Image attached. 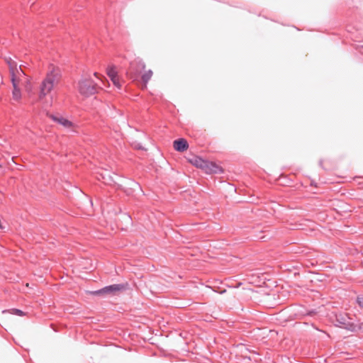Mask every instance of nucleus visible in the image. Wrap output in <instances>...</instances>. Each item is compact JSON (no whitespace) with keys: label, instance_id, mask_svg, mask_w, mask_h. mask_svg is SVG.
I'll return each instance as SVG.
<instances>
[{"label":"nucleus","instance_id":"nucleus-1","mask_svg":"<svg viewBox=\"0 0 363 363\" xmlns=\"http://www.w3.org/2000/svg\"><path fill=\"white\" fill-rule=\"evenodd\" d=\"M60 71L57 67H51L46 77L39 86L38 99L43 101L60 81Z\"/></svg>","mask_w":363,"mask_h":363},{"label":"nucleus","instance_id":"nucleus-2","mask_svg":"<svg viewBox=\"0 0 363 363\" xmlns=\"http://www.w3.org/2000/svg\"><path fill=\"white\" fill-rule=\"evenodd\" d=\"M333 323L335 326L344 328L350 332H356L359 329L358 325L352 321V318L345 313H336Z\"/></svg>","mask_w":363,"mask_h":363},{"label":"nucleus","instance_id":"nucleus-3","mask_svg":"<svg viewBox=\"0 0 363 363\" xmlns=\"http://www.w3.org/2000/svg\"><path fill=\"white\" fill-rule=\"evenodd\" d=\"M78 90L82 95L89 96L96 91V84L91 79L84 78L79 82Z\"/></svg>","mask_w":363,"mask_h":363},{"label":"nucleus","instance_id":"nucleus-4","mask_svg":"<svg viewBox=\"0 0 363 363\" xmlns=\"http://www.w3.org/2000/svg\"><path fill=\"white\" fill-rule=\"evenodd\" d=\"M126 289V285L124 284H116L106 286L101 289L94 291L93 294L96 296H104L106 295H116L117 292L123 291Z\"/></svg>","mask_w":363,"mask_h":363},{"label":"nucleus","instance_id":"nucleus-5","mask_svg":"<svg viewBox=\"0 0 363 363\" xmlns=\"http://www.w3.org/2000/svg\"><path fill=\"white\" fill-rule=\"evenodd\" d=\"M5 61L9 66L11 80L20 79L22 75L25 74L21 66L18 67L17 62L12 58L6 57Z\"/></svg>","mask_w":363,"mask_h":363},{"label":"nucleus","instance_id":"nucleus-6","mask_svg":"<svg viewBox=\"0 0 363 363\" xmlns=\"http://www.w3.org/2000/svg\"><path fill=\"white\" fill-rule=\"evenodd\" d=\"M106 74L110 78L113 84L118 89L122 86L121 80L118 74L116 67L113 65L108 66L106 68Z\"/></svg>","mask_w":363,"mask_h":363},{"label":"nucleus","instance_id":"nucleus-7","mask_svg":"<svg viewBox=\"0 0 363 363\" xmlns=\"http://www.w3.org/2000/svg\"><path fill=\"white\" fill-rule=\"evenodd\" d=\"M145 68V65L142 61L139 60V61L132 62L130 63V66L128 72H127V74L130 78H137L139 74V69H144Z\"/></svg>","mask_w":363,"mask_h":363},{"label":"nucleus","instance_id":"nucleus-8","mask_svg":"<svg viewBox=\"0 0 363 363\" xmlns=\"http://www.w3.org/2000/svg\"><path fill=\"white\" fill-rule=\"evenodd\" d=\"M207 174H218L223 172L221 167L213 162L206 161L202 169Z\"/></svg>","mask_w":363,"mask_h":363},{"label":"nucleus","instance_id":"nucleus-9","mask_svg":"<svg viewBox=\"0 0 363 363\" xmlns=\"http://www.w3.org/2000/svg\"><path fill=\"white\" fill-rule=\"evenodd\" d=\"M50 117L53 121L57 123L58 124L62 125L63 127L71 129L72 130H75L76 125L68 119L65 118L62 116H56L53 115H50Z\"/></svg>","mask_w":363,"mask_h":363},{"label":"nucleus","instance_id":"nucleus-10","mask_svg":"<svg viewBox=\"0 0 363 363\" xmlns=\"http://www.w3.org/2000/svg\"><path fill=\"white\" fill-rule=\"evenodd\" d=\"M173 147L177 151L184 152L188 149L189 145L185 139L180 138L174 141Z\"/></svg>","mask_w":363,"mask_h":363},{"label":"nucleus","instance_id":"nucleus-11","mask_svg":"<svg viewBox=\"0 0 363 363\" xmlns=\"http://www.w3.org/2000/svg\"><path fill=\"white\" fill-rule=\"evenodd\" d=\"M19 82H20V79H13L11 80L13 87V93H12L13 99L16 101L20 100V99L21 97V90L18 87Z\"/></svg>","mask_w":363,"mask_h":363},{"label":"nucleus","instance_id":"nucleus-12","mask_svg":"<svg viewBox=\"0 0 363 363\" xmlns=\"http://www.w3.org/2000/svg\"><path fill=\"white\" fill-rule=\"evenodd\" d=\"M190 162L196 166V167L203 169V165L205 164L206 160H203L202 158L199 157H194L191 159H190Z\"/></svg>","mask_w":363,"mask_h":363},{"label":"nucleus","instance_id":"nucleus-13","mask_svg":"<svg viewBox=\"0 0 363 363\" xmlns=\"http://www.w3.org/2000/svg\"><path fill=\"white\" fill-rule=\"evenodd\" d=\"M6 312H9L12 315H18V316L25 315V313L23 311H21L20 309H17V308H11L10 310L3 311V313H6Z\"/></svg>","mask_w":363,"mask_h":363},{"label":"nucleus","instance_id":"nucleus-14","mask_svg":"<svg viewBox=\"0 0 363 363\" xmlns=\"http://www.w3.org/2000/svg\"><path fill=\"white\" fill-rule=\"evenodd\" d=\"M152 70L149 69L142 75V79L145 84H146L152 77Z\"/></svg>","mask_w":363,"mask_h":363},{"label":"nucleus","instance_id":"nucleus-15","mask_svg":"<svg viewBox=\"0 0 363 363\" xmlns=\"http://www.w3.org/2000/svg\"><path fill=\"white\" fill-rule=\"evenodd\" d=\"M356 302H357V303L358 304V306H359L361 308H363V295H362V294H361V295H358V296H357Z\"/></svg>","mask_w":363,"mask_h":363},{"label":"nucleus","instance_id":"nucleus-16","mask_svg":"<svg viewBox=\"0 0 363 363\" xmlns=\"http://www.w3.org/2000/svg\"><path fill=\"white\" fill-rule=\"evenodd\" d=\"M102 179H105L104 182L106 183V184H110L112 182H113V179L112 178L111 176L108 175V178L106 179L104 176L102 177Z\"/></svg>","mask_w":363,"mask_h":363},{"label":"nucleus","instance_id":"nucleus-17","mask_svg":"<svg viewBox=\"0 0 363 363\" xmlns=\"http://www.w3.org/2000/svg\"><path fill=\"white\" fill-rule=\"evenodd\" d=\"M255 238L262 240L263 241H266L267 240L266 235H262V236H257L256 235V236H255Z\"/></svg>","mask_w":363,"mask_h":363},{"label":"nucleus","instance_id":"nucleus-18","mask_svg":"<svg viewBox=\"0 0 363 363\" xmlns=\"http://www.w3.org/2000/svg\"><path fill=\"white\" fill-rule=\"evenodd\" d=\"M94 76L96 77H99V74L97 72H95L94 73Z\"/></svg>","mask_w":363,"mask_h":363},{"label":"nucleus","instance_id":"nucleus-19","mask_svg":"<svg viewBox=\"0 0 363 363\" xmlns=\"http://www.w3.org/2000/svg\"><path fill=\"white\" fill-rule=\"evenodd\" d=\"M94 76L96 77H99V74L97 72H95L94 73Z\"/></svg>","mask_w":363,"mask_h":363}]
</instances>
